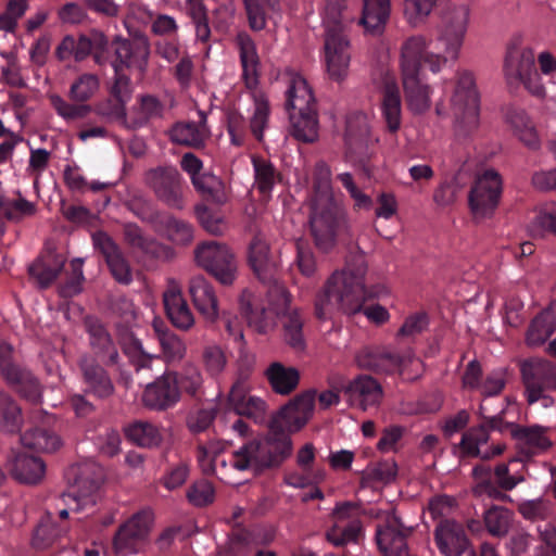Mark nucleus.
I'll use <instances>...</instances> for the list:
<instances>
[{
  "mask_svg": "<svg viewBox=\"0 0 556 556\" xmlns=\"http://www.w3.org/2000/svg\"><path fill=\"white\" fill-rule=\"evenodd\" d=\"M355 362L361 369L379 374L382 369V351L378 346H365L356 353Z\"/></svg>",
  "mask_w": 556,
  "mask_h": 556,
  "instance_id": "0e129e2a",
  "label": "nucleus"
},
{
  "mask_svg": "<svg viewBox=\"0 0 556 556\" xmlns=\"http://www.w3.org/2000/svg\"><path fill=\"white\" fill-rule=\"evenodd\" d=\"M490 439L489 429L485 424L470 428L463 434L459 443L460 452L464 456L481 457L479 446L485 444Z\"/></svg>",
  "mask_w": 556,
  "mask_h": 556,
  "instance_id": "8fccbe9b",
  "label": "nucleus"
},
{
  "mask_svg": "<svg viewBox=\"0 0 556 556\" xmlns=\"http://www.w3.org/2000/svg\"><path fill=\"white\" fill-rule=\"evenodd\" d=\"M265 376L271 390L280 395H289L300 382L299 370L280 362L271 363L265 370Z\"/></svg>",
  "mask_w": 556,
  "mask_h": 556,
  "instance_id": "f704fd0d",
  "label": "nucleus"
},
{
  "mask_svg": "<svg viewBox=\"0 0 556 556\" xmlns=\"http://www.w3.org/2000/svg\"><path fill=\"white\" fill-rule=\"evenodd\" d=\"M359 24L371 35H382V0H364Z\"/></svg>",
  "mask_w": 556,
  "mask_h": 556,
  "instance_id": "864d4df0",
  "label": "nucleus"
},
{
  "mask_svg": "<svg viewBox=\"0 0 556 556\" xmlns=\"http://www.w3.org/2000/svg\"><path fill=\"white\" fill-rule=\"evenodd\" d=\"M546 232L556 235V206L540 212L531 224L533 237H544Z\"/></svg>",
  "mask_w": 556,
  "mask_h": 556,
  "instance_id": "774afa93",
  "label": "nucleus"
},
{
  "mask_svg": "<svg viewBox=\"0 0 556 556\" xmlns=\"http://www.w3.org/2000/svg\"><path fill=\"white\" fill-rule=\"evenodd\" d=\"M152 525V514L140 510L121 525L113 538V549L117 556H127L139 552L147 541Z\"/></svg>",
  "mask_w": 556,
  "mask_h": 556,
  "instance_id": "2eb2a0df",
  "label": "nucleus"
},
{
  "mask_svg": "<svg viewBox=\"0 0 556 556\" xmlns=\"http://www.w3.org/2000/svg\"><path fill=\"white\" fill-rule=\"evenodd\" d=\"M286 109L291 123V135L312 143L318 137L316 101L311 87L302 76H293L287 89Z\"/></svg>",
  "mask_w": 556,
  "mask_h": 556,
  "instance_id": "39448f33",
  "label": "nucleus"
},
{
  "mask_svg": "<svg viewBox=\"0 0 556 556\" xmlns=\"http://www.w3.org/2000/svg\"><path fill=\"white\" fill-rule=\"evenodd\" d=\"M168 136L173 143L195 150L204 148L211 137L206 113L199 110L198 121L176 122L170 127Z\"/></svg>",
  "mask_w": 556,
  "mask_h": 556,
  "instance_id": "6ab92c4d",
  "label": "nucleus"
},
{
  "mask_svg": "<svg viewBox=\"0 0 556 556\" xmlns=\"http://www.w3.org/2000/svg\"><path fill=\"white\" fill-rule=\"evenodd\" d=\"M24 424V416L18 403L8 393H0V432L16 434Z\"/></svg>",
  "mask_w": 556,
  "mask_h": 556,
  "instance_id": "79ce46f5",
  "label": "nucleus"
},
{
  "mask_svg": "<svg viewBox=\"0 0 556 556\" xmlns=\"http://www.w3.org/2000/svg\"><path fill=\"white\" fill-rule=\"evenodd\" d=\"M126 438L134 444L153 448L163 441V434L157 426L144 420H136L125 428Z\"/></svg>",
  "mask_w": 556,
  "mask_h": 556,
  "instance_id": "ea45409f",
  "label": "nucleus"
},
{
  "mask_svg": "<svg viewBox=\"0 0 556 556\" xmlns=\"http://www.w3.org/2000/svg\"><path fill=\"white\" fill-rule=\"evenodd\" d=\"M92 242L104 256L114 279L122 285H129L132 281L131 268L113 239L104 231H97L92 235Z\"/></svg>",
  "mask_w": 556,
  "mask_h": 556,
  "instance_id": "4be33fe9",
  "label": "nucleus"
},
{
  "mask_svg": "<svg viewBox=\"0 0 556 556\" xmlns=\"http://www.w3.org/2000/svg\"><path fill=\"white\" fill-rule=\"evenodd\" d=\"M384 541L390 538L388 546H384V556H409L406 538L410 535L413 526L403 521L392 508L386 518Z\"/></svg>",
  "mask_w": 556,
  "mask_h": 556,
  "instance_id": "7c9ffc66",
  "label": "nucleus"
},
{
  "mask_svg": "<svg viewBox=\"0 0 556 556\" xmlns=\"http://www.w3.org/2000/svg\"><path fill=\"white\" fill-rule=\"evenodd\" d=\"M214 496L215 491L213 484L207 480L193 482L187 491L188 501L198 507H203L213 503Z\"/></svg>",
  "mask_w": 556,
  "mask_h": 556,
  "instance_id": "680f3d73",
  "label": "nucleus"
},
{
  "mask_svg": "<svg viewBox=\"0 0 556 556\" xmlns=\"http://www.w3.org/2000/svg\"><path fill=\"white\" fill-rule=\"evenodd\" d=\"M453 131L458 139H468L479 129L480 94L472 73L460 71L450 99Z\"/></svg>",
  "mask_w": 556,
  "mask_h": 556,
  "instance_id": "423d86ee",
  "label": "nucleus"
},
{
  "mask_svg": "<svg viewBox=\"0 0 556 556\" xmlns=\"http://www.w3.org/2000/svg\"><path fill=\"white\" fill-rule=\"evenodd\" d=\"M345 0H326L323 15L325 26L324 59L330 79L342 81L349 73L350 41L344 34Z\"/></svg>",
  "mask_w": 556,
  "mask_h": 556,
  "instance_id": "20e7f679",
  "label": "nucleus"
},
{
  "mask_svg": "<svg viewBox=\"0 0 556 556\" xmlns=\"http://www.w3.org/2000/svg\"><path fill=\"white\" fill-rule=\"evenodd\" d=\"M429 41L422 35L408 37L401 47L402 76L419 75Z\"/></svg>",
  "mask_w": 556,
  "mask_h": 556,
  "instance_id": "72a5a7b5",
  "label": "nucleus"
},
{
  "mask_svg": "<svg viewBox=\"0 0 556 556\" xmlns=\"http://www.w3.org/2000/svg\"><path fill=\"white\" fill-rule=\"evenodd\" d=\"M194 189L207 200L222 202L224 200L223 181L210 173H201L191 181Z\"/></svg>",
  "mask_w": 556,
  "mask_h": 556,
  "instance_id": "5fc2aeb1",
  "label": "nucleus"
},
{
  "mask_svg": "<svg viewBox=\"0 0 556 556\" xmlns=\"http://www.w3.org/2000/svg\"><path fill=\"white\" fill-rule=\"evenodd\" d=\"M85 392L97 399H109L114 394L115 387L108 370L92 356L85 355L79 359Z\"/></svg>",
  "mask_w": 556,
  "mask_h": 556,
  "instance_id": "aec40b11",
  "label": "nucleus"
},
{
  "mask_svg": "<svg viewBox=\"0 0 556 556\" xmlns=\"http://www.w3.org/2000/svg\"><path fill=\"white\" fill-rule=\"evenodd\" d=\"M112 48L114 60L111 61V65L114 71L137 70L141 74L146 72L150 55V43L146 36L132 39L116 37Z\"/></svg>",
  "mask_w": 556,
  "mask_h": 556,
  "instance_id": "a211bd4d",
  "label": "nucleus"
},
{
  "mask_svg": "<svg viewBox=\"0 0 556 556\" xmlns=\"http://www.w3.org/2000/svg\"><path fill=\"white\" fill-rule=\"evenodd\" d=\"M261 282L267 287L268 307L257 305L254 294L249 290H243L239 299L240 311L248 325L258 333H266L274 327L276 318L283 315L285 341L293 350L303 351V318L298 311L287 312L291 299L285 285L279 281L277 274H274L273 281Z\"/></svg>",
  "mask_w": 556,
  "mask_h": 556,
  "instance_id": "7ed1b4c3",
  "label": "nucleus"
},
{
  "mask_svg": "<svg viewBox=\"0 0 556 556\" xmlns=\"http://www.w3.org/2000/svg\"><path fill=\"white\" fill-rule=\"evenodd\" d=\"M228 404L237 416H245L255 422L265 419L266 403L257 396L249 395V392H242L238 397L233 393L229 394Z\"/></svg>",
  "mask_w": 556,
  "mask_h": 556,
  "instance_id": "37998d69",
  "label": "nucleus"
},
{
  "mask_svg": "<svg viewBox=\"0 0 556 556\" xmlns=\"http://www.w3.org/2000/svg\"><path fill=\"white\" fill-rule=\"evenodd\" d=\"M64 266V260L59 257H54V264L49 265L46 262L38 260L33 263L28 273L31 278H34L40 288H48L59 276L62 268Z\"/></svg>",
  "mask_w": 556,
  "mask_h": 556,
  "instance_id": "603ef678",
  "label": "nucleus"
},
{
  "mask_svg": "<svg viewBox=\"0 0 556 556\" xmlns=\"http://www.w3.org/2000/svg\"><path fill=\"white\" fill-rule=\"evenodd\" d=\"M83 264L84 261L81 258H74L71 262V273L60 286V295L62 298H72L81 291L85 280Z\"/></svg>",
  "mask_w": 556,
  "mask_h": 556,
  "instance_id": "052dcab7",
  "label": "nucleus"
},
{
  "mask_svg": "<svg viewBox=\"0 0 556 556\" xmlns=\"http://www.w3.org/2000/svg\"><path fill=\"white\" fill-rule=\"evenodd\" d=\"M366 271L365 254H350L344 268L334 271L317 294L316 317L324 320L330 318L336 311L346 315L363 313L370 321L381 325L382 306L375 302L378 291L365 288Z\"/></svg>",
  "mask_w": 556,
  "mask_h": 556,
  "instance_id": "f03ea898",
  "label": "nucleus"
},
{
  "mask_svg": "<svg viewBox=\"0 0 556 556\" xmlns=\"http://www.w3.org/2000/svg\"><path fill=\"white\" fill-rule=\"evenodd\" d=\"M483 520L491 535L503 538L511 527L513 513L506 507L494 505L484 511Z\"/></svg>",
  "mask_w": 556,
  "mask_h": 556,
  "instance_id": "49530a36",
  "label": "nucleus"
},
{
  "mask_svg": "<svg viewBox=\"0 0 556 556\" xmlns=\"http://www.w3.org/2000/svg\"><path fill=\"white\" fill-rule=\"evenodd\" d=\"M242 67V80L245 87L254 90L260 78V56L253 38L247 31H239L235 38Z\"/></svg>",
  "mask_w": 556,
  "mask_h": 556,
  "instance_id": "bb28decb",
  "label": "nucleus"
},
{
  "mask_svg": "<svg viewBox=\"0 0 556 556\" xmlns=\"http://www.w3.org/2000/svg\"><path fill=\"white\" fill-rule=\"evenodd\" d=\"M312 200H336L331 188V168L324 161H318L314 166Z\"/></svg>",
  "mask_w": 556,
  "mask_h": 556,
  "instance_id": "09e8293b",
  "label": "nucleus"
},
{
  "mask_svg": "<svg viewBox=\"0 0 556 556\" xmlns=\"http://www.w3.org/2000/svg\"><path fill=\"white\" fill-rule=\"evenodd\" d=\"M546 318V315L541 314L532 320L527 332V343L529 345H541L552 336L554 329Z\"/></svg>",
  "mask_w": 556,
  "mask_h": 556,
  "instance_id": "e2e57ef3",
  "label": "nucleus"
},
{
  "mask_svg": "<svg viewBox=\"0 0 556 556\" xmlns=\"http://www.w3.org/2000/svg\"><path fill=\"white\" fill-rule=\"evenodd\" d=\"M402 78L408 111L415 116L425 115L432 104L431 87L424 84L419 75H405Z\"/></svg>",
  "mask_w": 556,
  "mask_h": 556,
  "instance_id": "2f4dec72",
  "label": "nucleus"
},
{
  "mask_svg": "<svg viewBox=\"0 0 556 556\" xmlns=\"http://www.w3.org/2000/svg\"><path fill=\"white\" fill-rule=\"evenodd\" d=\"M189 293L193 305L206 323L218 319V300L213 286L202 276L193 277L189 282Z\"/></svg>",
  "mask_w": 556,
  "mask_h": 556,
  "instance_id": "cd10ccee",
  "label": "nucleus"
},
{
  "mask_svg": "<svg viewBox=\"0 0 556 556\" xmlns=\"http://www.w3.org/2000/svg\"><path fill=\"white\" fill-rule=\"evenodd\" d=\"M147 185L153 190L157 200L168 207H184V178L174 166H159L146 174Z\"/></svg>",
  "mask_w": 556,
  "mask_h": 556,
  "instance_id": "dca6fc26",
  "label": "nucleus"
},
{
  "mask_svg": "<svg viewBox=\"0 0 556 556\" xmlns=\"http://www.w3.org/2000/svg\"><path fill=\"white\" fill-rule=\"evenodd\" d=\"M179 401L177 386L168 371L149 383L142 393L143 405L156 412L173 408Z\"/></svg>",
  "mask_w": 556,
  "mask_h": 556,
  "instance_id": "b1692460",
  "label": "nucleus"
},
{
  "mask_svg": "<svg viewBox=\"0 0 556 556\" xmlns=\"http://www.w3.org/2000/svg\"><path fill=\"white\" fill-rule=\"evenodd\" d=\"M0 375L22 399L31 404L41 402L42 387L38 378L14 361L13 346L4 341H0Z\"/></svg>",
  "mask_w": 556,
  "mask_h": 556,
  "instance_id": "9d476101",
  "label": "nucleus"
},
{
  "mask_svg": "<svg viewBox=\"0 0 556 556\" xmlns=\"http://www.w3.org/2000/svg\"><path fill=\"white\" fill-rule=\"evenodd\" d=\"M24 446L45 453L55 452L61 446V439L46 428H35L21 435Z\"/></svg>",
  "mask_w": 556,
  "mask_h": 556,
  "instance_id": "a18cd8bd",
  "label": "nucleus"
},
{
  "mask_svg": "<svg viewBox=\"0 0 556 556\" xmlns=\"http://www.w3.org/2000/svg\"><path fill=\"white\" fill-rule=\"evenodd\" d=\"M100 485L101 483L99 479H88L83 473H79L75 478L71 490L62 496L63 502L68 506V508L60 510V518L66 519L70 511L79 513L85 510L88 506H94Z\"/></svg>",
  "mask_w": 556,
  "mask_h": 556,
  "instance_id": "412c9836",
  "label": "nucleus"
},
{
  "mask_svg": "<svg viewBox=\"0 0 556 556\" xmlns=\"http://www.w3.org/2000/svg\"><path fill=\"white\" fill-rule=\"evenodd\" d=\"M384 123L391 135L396 134L402 124V97L395 77L384 73Z\"/></svg>",
  "mask_w": 556,
  "mask_h": 556,
  "instance_id": "473e14b6",
  "label": "nucleus"
},
{
  "mask_svg": "<svg viewBox=\"0 0 556 556\" xmlns=\"http://www.w3.org/2000/svg\"><path fill=\"white\" fill-rule=\"evenodd\" d=\"M345 160L359 167L364 175L370 178L372 167L369 163L378 138L370 134L368 118L363 113H352L346 117L344 134Z\"/></svg>",
  "mask_w": 556,
  "mask_h": 556,
  "instance_id": "6e6552de",
  "label": "nucleus"
},
{
  "mask_svg": "<svg viewBox=\"0 0 556 556\" xmlns=\"http://www.w3.org/2000/svg\"><path fill=\"white\" fill-rule=\"evenodd\" d=\"M252 543V533L248 529L237 526L229 534L224 554L226 556H244L250 551Z\"/></svg>",
  "mask_w": 556,
  "mask_h": 556,
  "instance_id": "4d7b16f0",
  "label": "nucleus"
},
{
  "mask_svg": "<svg viewBox=\"0 0 556 556\" xmlns=\"http://www.w3.org/2000/svg\"><path fill=\"white\" fill-rule=\"evenodd\" d=\"M85 328L96 355L108 366L118 364V351L103 323L97 317L87 316Z\"/></svg>",
  "mask_w": 556,
  "mask_h": 556,
  "instance_id": "a878e982",
  "label": "nucleus"
},
{
  "mask_svg": "<svg viewBox=\"0 0 556 556\" xmlns=\"http://www.w3.org/2000/svg\"><path fill=\"white\" fill-rule=\"evenodd\" d=\"M254 177L257 190L263 195H270L277 181L278 173L275 166L263 159H253Z\"/></svg>",
  "mask_w": 556,
  "mask_h": 556,
  "instance_id": "3c124183",
  "label": "nucleus"
},
{
  "mask_svg": "<svg viewBox=\"0 0 556 556\" xmlns=\"http://www.w3.org/2000/svg\"><path fill=\"white\" fill-rule=\"evenodd\" d=\"M155 329L159 332L160 345L167 359H181L185 355L186 348L180 338L170 331H160L156 327Z\"/></svg>",
  "mask_w": 556,
  "mask_h": 556,
  "instance_id": "69168bd1",
  "label": "nucleus"
},
{
  "mask_svg": "<svg viewBox=\"0 0 556 556\" xmlns=\"http://www.w3.org/2000/svg\"><path fill=\"white\" fill-rule=\"evenodd\" d=\"M361 514V505L352 502L340 503L333 510V518L341 522L346 544L356 542L362 533V523L358 519Z\"/></svg>",
  "mask_w": 556,
  "mask_h": 556,
  "instance_id": "e433bc0d",
  "label": "nucleus"
},
{
  "mask_svg": "<svg viewBox=\"0 0 556 556\" xmlns=\"http://www.w3.org/2000/svg\"><path fill=\"white\" fill-rule=\"evenodd\" d=\"M9 470L11 476L18 482L36 484L43 478L46 465L39 457L12 451Z\"/></svg>",
  "mask_w": 556,
  "mask_h": 556,
  "instance_id": "c756f323",
  "label": "nucleus"
},
{
  "mask_svg": "<svg viewBox=\"0 0 556 556\" xmlns=\"http://www.w3.org/2000/svg\"><path fill=\"white\" fill-rule=\"evenodd\" d=\"M155 231L176 244L185 245L193 239L192 225L184 219L176 218L167 212H164L161 216Z\"/></svg>",
  "mask_w": 556,
  "mask_h": 556,
  "instance_id": "58836bf2",
  "label": "nucleus"
},
{
  "mask_svg": "<svg viewBox=\"0 0 556 556\" xmlns=\"http://www.w3.org/2000/svg\"><path fill=\"white\" fill-rule=\"evenodd\" d=\"M175 380L179 399L182 393L193 399H200L203 394V377L201 370L194 365H186L179 371H168Z\"/></svg>",
  "mask_w": 556,
  "mask_h": 556,
  "instance_id": "a19ab883",
  "label": "nucleus"
},
{
  "mask_svg": "<svg viewBox=\"0 0 556 556\" xmlns=\"http://www.w3.org/2000/svg\"><path fill=\"white\" fill-rule=\"evenodd\" d=\"M434 539L440 552L445 556H475L464 528L454 520L441 521L435 528Z\"/></svg>",
  "mask_w": 556,
  "mask_h": 556,
  "instance_id": "5701e85b",
  "label": "nucleus"
},
{
  "mask_svg": "<svg viewBox=\"0 0 556 556\" xmlns=\"http://www.w3.org/2000/svg\"><path fill=\"white\" fill-rule=\"evenodd\" d=\"M66 533V528L58 525L50 514L42 517L34 531L31 544L37 549H47L59 542Z\"/></svg>",
  "mask_w": 556,
  "mask_h": 556,
  "instance_id": "c03bdc74",
  "label": "nucleus"
},
{
  "mask_svg": "<svg viewBox=\"0 0 556 556\" xmlns=\"http://www.w3.org/2000/svg\"><path fill=\"white\" fill-rule=\"evenodd\" d=\"M316 391L307 390L289 401L269 420L268 431L261 439H251L232 453L231 465L239 471L255 475L279 467L292 454L291 434L300 431L312 418Z\"/></svg>",
  "mask_w": 556,
  "mask_h": 556,
  "instance_id": "f257e3e1",
  "label": "nucleus"
},
{
  "mask_svg": "<svg viewBox=\"0 0 556 556\" xmlns=\"http://www.w3.org/2000/svg\"><path fill=\"white\" fill-rule=\"evenodd\" d=\"M309 226L315 245L328 252L346 227L345 211L337 200H312Z\"/></svg>",
  "mask_w": 556,
  "mask_h": 556,
  "instance_id": "0eeeda50",
  "label": "nucleus"
},
{
  "mask_svg": "<svg viewBox=\"0 0 556 556\" xmlns=\"http://www.w3.org/2000/svg\"><path fill=\"white\" fill-rule=\"evenodd\" d=\"M166 315L174 327L189 330L194 325V316L177 286H169L163 294Z\"/></svg>",
  "mask_w": 556,
  "mask_h": 556,
  "instance_id": "c85d7f7f",
  "label": "nucleus"
},
{
  "mask_svg": "<svg viewBox=\"0 0 556 556\" xmlns=\"http://www.w3.org/2000/svg\"><path fill=\"white\" fill-rule=\"evenodd\" d=\"M248 263L260 281H273L277 262L265 237L257 232L248 247Z\"/></svg>",
  "mask_w": 556,
  "mask_h": 556,
  "instance_id": "393cba45",
  "label": "nucleus"
},
{
  "mask_svg": "<svg viewBox=\"0 0 556 556\" xmlns=\"http://www.w3.org/2000/svg\"><path fill=\"white\" fill-rule=\"evenodd\" d=\"M468 22L469 8L466 4L450 5L442 12L438 41L452 61L458 59Z\"/></svg>",
  "mask_w": 556,
  "mask_h": 556,
  "instance_id": "4468645a",
  "label": "nucleus"
},
{
  "mask_svg": "<svg viewBox=\"0 0 556 556\" xmlns=\"http://www.w3.org/2000/svg\"><path fill=\"white\" fill-rule=\"evenodd\" d=\"M502 193V179L494 169L477 178L469 192V205L475 218H486L495 212Z\"/></svg>",
  "mask_w": 556,
  "mask_h": 556,
  "instance_id": "f3484780",
  "label": "nucleus"
},
{
  "mask_svg": "<svg viewBox=\"0 0 556 556\" xmlns=\"http://www.w3.org/2000/svg\"><path fill=\"white\" fill-rule=\"evenodd\" d=\"M422 363L408 349L403 354L384 353V371L397 372L405 380L413 381L421 372Z\"/></svg>",
  "mask_w": 556,
  "mask_h": 556,
  "instance_id": "4c0bfd02",
  "label": "nucleus"
},
{
  "mask_svg": "<svg viewBox=\"0 0 556 556\" xmlns=\"http://www.w3.org/2000/svg\"><path fill=\"white\" fill-rule=\"evenodd\" d=\"M199 266L225 286L232 285L237 277V260L232 251L224 243L206 241L194 251Z\"/></svg>",
  "mask_w": 556,
  "mask_h": 556,
  "instance_id": "9b49d317",
  "label": "nucleus"
},
{
  "mask_svg": "<svg viewBox=\"0 0 556 556\" xmlns=\"http://www.w3.org/2000/svg\"><path fill=\"white\" fill-rule=\"evenodd\" d=\"M510 434L517 441L520 448L525 450L528 454H533L536 451L547 450L552 443L545 435L546 428L542 426H519L517 424H509Z\"/></svg>",
  "mask_w": 556,
  "mask_h": 556,
  "instance_id": "c9c22d12",
  "label": "nucleus"
},
{
  "mask_svg": "<svg viewBox=\"0 0 556 556\" xmlns=\"http://www.w3.org/2000/svg\"><path fill=\"white\" fill-rule=\"evenodd\" d=\"M99 78L94 74L85 73L72 84L70 88V99L74 102H87L99 89Z\"/></svg>",
  "mask_w": 556,
  "mask_h": 556,
  "instance_id": "6e6d98bb",
  "label": "nucleus"
},
{
  "mask_svg": "<svg viewBox=\"0 0 556 556\" xmlns=\"http://www.w3.org/2000/svg\"><path fill=\"white\" fill-rule=\"evenodd\" d=\"M124 237L126 242L134 249L146 255L156 257L161 252V245L156 240L146 236L142 229L136 224H126L124 226Z\"/></svg>",
  "mask_w": 556,
  "mask_h": 556,
  "instance_id": "de8ad7c7",
  "label": "nucleus"
},
{
  "mask_svg": "<svg viewBox=\"0 0 556 556\" xmlns=\"http://www.w3.org/2000/svg\"><path fill=\"white\" fill-rule=\"evenodd\" d=\"M504 71L506 81L510 88L523 84L532 94L538 97L544 96L545 89L540 83V75L535 70V59L532 49L508 50Z\"/></svg>",
  "mask_w": 556,
  "mask_h": 556,
  "instance_id": "f8f14e48",
  "label": "nucleus"
},
{
  "mask_svg": "<svg viewBox=\"0 0 556 556\" xmlns=\"http://www.w3.org/2000/svg\"><path fill=\"white\" fill-rule=\"evenodd\" d=\"M202 358L205 370L211 377H217L227 364L225 353L216 345L206 346L203 350Z\"/></svg>",
  "mask_w": 556,
  "mask_h": 556,
  "instance_id": "338daca9",
  "label": "nucleus"
},
{
  "mask_svg": "<svg viewBox=\"0 0 556 556\" xmlns=\"http://www.w3.org/2000/svg\"><path fill=\"white\" fill-rule=\"evenodd\" d=\"M269 103L263 94H254V112L250 119V129L257 141L263 140L269 117Z\"/></svg>",
  "mask_w": 556,
  "mask_h": 556,
  "instance_id": "13d9d810",
  "label": "nucleus"
},
{
  "mask_svg": "<svg viewBox=\"0 0 556 556\" xmlns=\"http://www.w3.org/2000/svg\"><path fill=\"white\" fill-rule=\"evenodd\" d=\"M520 372L529 404L539 400H544L545 405L553 402L544 391L556 389V364L546 358L531 357L520 363Z\"/></svg>",
  "mask_w": 556,
  "mask_h": 556,
  "instance_id": "ddd939ff",
  "label": "nucleus"
},
{
  "mask_svg": "<svg viewBox=\"0 0 556 556\" xmlns=\"http://www.w3.org/2000/svg\"><path fill=\"white\" fill-rule=\"evenodd\" d=\"M0 375L22 399L31 404L41 402L42 387L38 378L14 361L13 346L4 341H0Z\"/></svg>",
  "mask_w": 556,
  "mask_h": 556,
  "instance_id": "1a4fd4ad",
  "label": "nucleus"
},
{
  "mask_svg": "<svg viewBox=\"0 0 556 556\" xmlns=\"http://www.w3.org/2000/svg\"><path fill=\"white\" fill-rule=\"evenodd\" d=\"M336 180L339 181L342 187L349 192L350 197L354 201L355 210H370L372 206V200L369 195L364 193L356 185L354 177L351 173L344 172L339 173L336 176Z\"/></svg>",
  "mask_w": 556,
  "mask_h": 556,
  "instance_id": "bf43d9fd",
  "label": "nucleus"
}]
</instances>
